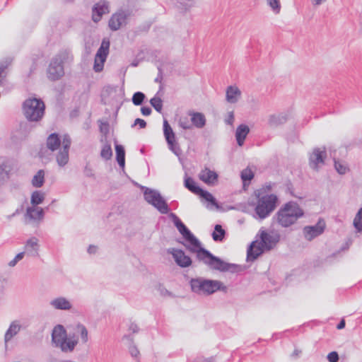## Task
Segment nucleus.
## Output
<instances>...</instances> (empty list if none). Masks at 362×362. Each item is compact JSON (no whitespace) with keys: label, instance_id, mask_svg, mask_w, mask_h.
<instances>
[{"label":"nucleus","instance_id":"f257e3e1","mask_svg":"<svg viewBox=\"0 0 362 362\" xmlns=\"http://www.w3.org/2000/svg\"><path fill=\"white\" fill-rule=\"evenodd\" d=\"M169 217L171 218L174 226H176L185 240V243L180 241V243L184 245L190 252L196 253L197 259L199 261H202L204 264L209 266L212 270L231 272H237L239 265L233 264V263H227V262H225V260H223L221 257H216V255H214L209 250L203 247L199 238L194 236V233L182 222L180 218L177 217L175 213H170Z\"/></svg>","mask_w":362,"mask_h":362},{"label":"nucleus","instance_id":"f03ea898","mask_svg":"<svg viewBox=\"0 0 362 362\" xmlns=\"http://www.w3.org/2000/svg\"><path fill=\"white\" fill-rule=\"evenodd\" d=\"M258 235L259 241L255 240L247 249V261H254L264 251H270L274 247H276L280 240V235L278 232L269 233V232L264 231V230H260Z\"/></svg>","mask_w":362,"mask_h":362},{"label":"nucleus","instance_id":"7ed1b4c3","mask_svg":"<svg viewBox=\"0 0 362 362\" xmlns=\"http://www.w3.org/2000/svg\"><path fill=\"white\" fill-rule=\"evenodd\" d=\"M305 212L297 202L291 200L281 205L278 211L273 216V219L284 228L293 226L299 218L304 216Z\"/></svg>","mask_w":362,"mask_h":362},{"label":"nucleus","instance_id":"20e7f679","mask_svg":"<svg viewBox=\"0 0 362 362\" xmlns=\"http://www.w3.org/2000/svg\"><path fill=\"white\" fill-rule=\"evenodd\" d=\"M52 343L55 346L60 348L62 351H73L78 341L74 334L73 336H71V334L68 336L64 325L58 324L55 325L52 331Z\"/></svg>","mask_w":362,"mask_h":362},{"label":"nucleus","instance_id":"39448f33","mask_svg":"<svg viewBox=\"0 0 362 362\" xmlns=\"http://www.w3.org/2000/svg\"><path fill=\"white\" fill-rule=\"evenodd\" d=\"M45 103L41 98H27L22 108L24 116L29 122H40L45 114Z\"/></svg>","mask_w":362,"mask_h":362},{"label":"nucleus","instance_id":"423d86ee","mask_svg":"<svg viewBox=\"0 0 362 362\" xmlns=\"http://www.w3.org/2000/svg\"><path fill=\"white\" fill-rule=\"evenodd\" d=\"M257 201L255 206V217L259 218H265L275 210L278 197L275 194H267V195L260 196L257 194Z\"/></svg>","mask_w":362,"mask_h":362},{"label":"nucleus","instance_id":"0eeeda50","mask_svg":"<svg viewBox=\"0 0 362 362\" xmlns=\"http://www.w3.org/2000/svg\"><path fill=\"white\" fill-rule=\"evenodd\" d=\"M189 285L192 292L199 293V294H212V293L225 289L223 284L216 279H206V278L198 277L192 278L189 281Z\"/></svg>","mask_w":362,"mask_h":362},{"label":"nucleus","instance_id":"6e6552de","mask_svg":"<svg viewBox=\"0 0 362 362\" xmlns=\"http://www.w3.org/2000/svg\"><path fill=\"white\" fill-rule=\"evenodd\" d=\"M70 53L68 51H61L57 53L50 61L47 67V77L49 80H59L64 74V63L69 58Z\"/></svg>","mask_w":362,"mask_h":362},{"label":"nucleus","instance_id":"1a4fd4ad","mask_svg":"<svg viewBox=\"0 0 362 362\" xmlns=\"http://www.w3.org/2000/svg\"><path fill=\"white\" fill-rule=\"evenodd\" d=\"M141 188L144 192V198L148 204L153 205L161 214L169 213L170 206L165 199L162 197L161 192L147 186H141Z\"/></svg>","mask_w":362,"mask_h":362},{"label":"nucleus","instance_id":"9d476101","mask_svg":"<svg viewBox=\"0 0 362 362\" xmlns=\"http://www.w3.org/2000/svg\"><path fill=\"white\" fill-rule=\"evenodd\" d=\"M184 185L187 189L191 191V192L195 193V194H199L202 199H205L208 202H210L211 205H214L216 207H218V202L216 199L214 198V195L211 194V192H207V190H204L202 187L197 185L196 181H194L192 177H185L184 180Z\"/></svg>","mask_w":362,"mask_h":362},{"label":"nucleus","instance_id":"9b49d317","mask_svg":"<svg viewBox=\"0 0 362 362\" xmlns=\"http://www.w3.org/2000/svg\"><path fill=\"white\" fill-rule=\"evenodd\" d=\"M110 41L108 38H103L101 45L99 47L95 57L93 69L95 72H100L104 67L107 54L110 53Z\"/></svg>","mask_w":362,"mask_h":362},{"label":"nucleus","instance_id":"f8f14e48","mask_svg":"<svg viewBox=\"0 0 362 362\" xmlns=\"http://www.w3.org/2000/svg\"><path fill=\"white\" fill-rule=\"evenodd\" d=\"M163 130L168 143V147L175 155H180L182 153L179 143L177 142L176 135L173 131L172 126L170 125L168 119H165L163 123Z\"/></svg>","mask_w":362,"mask_h":362},{"label":"nucleus","instance_id":"ddd939ff","mask_svg":"<svg viewBox=\"0 0 362 362\" xmlns=\"http://www.w3.org/2000/svg\"><path fill=\"white\" fill-rule=\"evenodd\" d=\"M130 16V10H123V8L118 10L116 13L112 14L108 22L109 28L112 31H117L122 26L127 25Z\"/></svg>","mask_w":362,"mask_h":362},{"label":"nucleus","instance_id":"4468645a","mask_svg":"<svg viewBox=\"0 0 362 362\" xmlns=\"http://www.w3.org/2000/svg\"><path fill=\"white\" fill-rule=\"evenodd\" d=\"M326 229V223L323 218H319L318 221L314 226H305L303 228V234L304 238L307 240H313V239L319 237L320 234L325 232Z\"/></svg>","mask_w":362,"mask_h":362},{"label":"nucleus","instance_id":"2eb2a0df","mask_svg":"<svg viewBox=\"0 0 362 362\" xmlns=\"http://www.w3.org/2000/svg\"><path fill=\"white\" fill-rule=\"evenodd\" d=\"M327 156V152L325 146L322 149L320 148H314L312 153L309 154V165L315 170H319L321 165L325 164V160Z\"/></svg>","mask_w":362,"mask_h":362},{"label":"nucleus","instance_id":"dca6fc26","mask_svg":"<svg viewBox=\"0 0 362 362\" xmlns=\"http://www.w3.org/2000/svg\"><path fill=\"white\" fill-rule=\"evenodd\" d=\"M168 252L172 254L173 257L174 258L177 265L180 266V267H187V266H190L192 264V260L189 255H186L184 250L182 249H169Z\"/></svg>","mask_w":362,"mask_h":362},{"label":"nucleus","instance_id":"f3484780","mask_svg":"<svg viewBox=\"0 0 362 362\" xmlns=\"http://www.w3.org/2000/svg\"><path fill=\"white\" fill-rule=\"evenodd\" d=\"M110 12L109 4L106 0H100L93 5L92 8V19L95 22H98L102 18L104 13Z\"/></svg>","mask_w":362,"mask_h":362},{"label":"nucleus","instance_id":"a211bd4d","mask_svg":"<svg viewBox=\"0 0 362 362\" xmlns=\"http://www.w3.org/2000/svg\"><path fill=\"white\" fill-rule=\"evenodd\" d=\"M199 178L204 182V183H206V185L214 186L218 182V175L216 171H213V170H210L208 167H205V168L202 170L199 173Z\"/></svg>","mask_w":362,"mask_h":362},{"label":"nucleus","instance_id":"6ab92c4d","mask_svg":"<svg viewBox=\"0 0 362 362\" xmlns=\"http://www.w3.org/2000/svg\"><path fill=\"white\" fill-rule=\"evenodd\" d=\"M39 248L40 244L37 238H28L24 245L25 253L28 255V256H33V257L39 256Z\"/></svg>","mask_w":362,"mask_h":362},{"label":"nucleus","instance_id":"aec40b11","mask_svg":"<svg viewBox=\"0 0 362 362\" xmlns=\"http://www.w3.org/2000/svg\"><path fill=\"white\" fill-rule=\"evenodd\" d=\"M188 114L191 117L192 127L194 126L197 128H203L206 126V118L202 112L190 111Z\"/></svg>","mask_w":362,"mask_h":362},{"label":"nucleus","instance_id":"412c9836","mask_svg":"<svg viewBox=\"0 0 362 362\" xmlns=\"http://www.w3.org/2000/svg\"><path fill=\"white\" fill-rule=\"evenodd\" d=\"M49 305L57 310H70L72 307L71 301H69L66 297L63 296L53 298L49 302Z\"/></svg>","mask_w":362,"mask_h":362},{"label":"nucleus","instance_id":"4be33fe9","mask_svg":"<svg viewBox=\"0 0 362 362\" xmlns=\"http://www.w3.org/2000/svg\"><path fill=\"white\" fill-rule=\"evenodd\" d=\"M241 96L242 92L238 86H229L227 87L226 97L228 103L234 104V103L238 101Z\"/></svg>","mask_w":362,"mask_h":362},{"label":"nucleus","instance_id":"5701e85b","mask_svg":"<svg viewBox=\"0 0 362 362\" xmlns=\"http://www.w3.org/2000/svg\"><path fill=\"white\" fill-rule=\"evenodd\" d=\"M250 131V129L249 126L245 125V124H241V125L237 127L235 138L237 144L239 145V146H243L244 141H245L246 136H247Z\"/></svg>","mask_w":362,"mask_h":362},{"label":"nucleus","instance_id":"b1692460","mask_svg":"<svg viewBox=\"0 0 362 362\" xmlns=\"http://www.w3.org/2000/svg\"><path fill=\"white\" fill-rule=\"evenodd\" d=\"M25 216H28L30 218H33V220H42L45 216V211L40 206L32 205L27 208Z\"/></svg>","mask_w":362,"mask_h":362},{"label":"nucleus","instance_id":"393cba45","mask_svg":"<svg viewBox=\"0 0 362 362\" xmlns=\"http://www.w3.org/2000/svg\"><path fill=\"white\" fill-rule=\"evenodd\" d=\"M61 144L62 139L57 132H52V134L48 136L47 139V148L52 151H55V150H57V148L60 147Z\"/></svg>","mask_w":362,"mask_h":362},{"label":"nucleus","instance_id":"a878e982","mask_svg":"<svg viewBox=\"0 0 362 362\" xmlns=\"http://www.w3.org/2000/svg\"><path fill=\"white\" fill-rule=\"evenodd\" d=\"M287 119L288 116L286 113H274L269 116L268 123L269 126L276 127L279 126V124H283V123H286Z\"/></svg>","mask_w":362,"mask_h":362},{"label":"nucleus","instance_id":"bb28decb","mask_svg":"<svg viewBox=\"0 0 362 362\" xmlns=\"http://www.w3.org/2000/svg\"><path fill=\"white\" fill-rule=\"evenodd\" d=\"M21 329V324L18 323V322H16V320L10 324L4 335V342L6 344L8 343V341H9V340H11L12 337H15V335H16V334L20 332Z\"/></svg>","mask_w":362,"mask_h":362},{"label":"nucleus","instance_id":"cd10ccee","mask_svg":"<svg viewBox=\"0 0 362 362\" xmlns=\"http://www.w3.org/2000/svg\"><path fill=\"white\" fill-rule=\"evenodd\" d=\"M56 159L59 166L66 165L69 160V154H68V153L66 152L64 144H62V147L59 150V153L57 154Z\"/></svg>","mask_w":362,"mask_h":362},{"label":"nucleus","instance_id":"c85d7f7f","mask_svg":"<svg viewBox=\"0 0 362 362\" xmlns=\"http://www.w3.org/2000/svg\"><path fill=\"white\" fill-rule=\"evenodd\" d=\"M115 151H116V160L119 164V165L124 168L125 166V150L123 146L121 144L115 145Z\"/></svg>","mask_w":362,"mask_h":362},{"label":"nucleus","instance_id":"c756f323","mask_svg":"<svg viewBox=\"0 0 362 362\" xmlns=\"http://www.w3.org/2000/svg\"><path fill=\"white\" fill-rule=\"evenodd\" d=\"M226 231L221 225H216L214 230L212 232V238L216 242H221L226 237Z\"/></svg>","mask_w":362,"mask_h":362},{"label":"nucleus","instance_id":"7c9ffc66","mask_svg":"<svg viewBox=\"0 0 362 362\" xmlns=\"http://www.w3.org/2000/svg\"><path fill=\"white\" fill-rule=\"evenodd\" d=\"M45 199V192H40V190H35L31 194L30 203L32 205L38 206L39 204L43 202Z\"/></svg>","mask_w":362,"mask_h":362},{"label":"nucleus","instance_id":"2f4dec72","mask_svg":"<svg viewBox=\"0 0 362 362\" xmlns=\"http://www.w3.org/2000/svg\"><path fill=\"white\" fill-rule=\"evenodd\" d=\"M45 182V171L39 170L32 179V184L35 187L42 186Z\"/></svg>","mask_w":362,"mask_h":362},{"label":"nucleus","instance_id":"473e14b6","mask_svg":"<svg viewBox=\"0 0 362 362\" xmlns=\"http://www.w3.org/2000/svg\"><path fill=\"white\" fill-rule=\"evenodd\" d=\"M353 225L358 232H362V206L354 218Z\"/></svg>","mask_w":362,"mask_h":362},{"label":"nucleus","instance_id":"72a5a7b5","mask_svg":"<svg viewBox=\"0 0 362 362\" xmlns=\"http://www.w3.org/2000/svg\"><path fill=\"white\" fill-rule=\"evenodd\" d=\"M187 2H184V1H180L177 7L181 12H187V11H190L191 8L194 6L195 0L188 1Z\"/></svg>","mask_w":362,"mask_h":362},{"label":"nucleus","instance_id":"f704fd0d","mask_svg":"<svg viewBox=\"0 0 362 362\" xmlns=\"http://www.w3.org/2000/svg\"><path fill=\"white\" fill-rule=\"evenodd\" d=\"M100 156L105 160L111 159L112 156V148L111 144L106 143L101 149Z\"/></svg>","mask_w":362,"mask_h":362},{"label":"nucleus","instance_id":"c9c22d12","mask_svg":"<svg viewBox=\"0 0 362 362\" xmlns=\"http://www.w3.org/2000/svg\"><path fill=\"white\" fill-rule=\"evenodd\" d=\"M151 105L154 107L157 112H162L163 107V99L158 95H155L150 100Z\"/></svg>","mask_w":362,"mask_h":362},{"label":"nucleus","instance_id":"e433bc0d","mask_svg":"<svg viewBox=\"0 0 362 362\" xmlns=\"http://www.w3.org/2000/svg\"><path fill=\"white\" fill-rule=\"evenodd\" d=\"M146 95L144 93L136 92L133 94L132 101L134 105H141L145 100Z\"/></svg>","mask_w":362,"mask_h":362},{"label":"nucleus","instance_id":"4c0bfd02","mask_svg":"<svg viewBox=\"0 0 362 362\" xmlns=\"http://www.w3.org/2000/svg\"><path fill=\"white\" fill-rule=\"evenodd\" d=\"M77 329L81 334V338L82 341L83 343H86V341H88V331L86 327H85L83 324H78Z\"/></svg>","mask_w":362,"mask_h":362},{"label":"nucleus","instance_id":"58836bf2","mask_svg":"<svg viewBox=\"0 0 362 362\" xmlns=\"http://www.w3.org/2000/svg\"><path fill=\"white\" fill-rule=\"evenodd\" d=\"M255 174L250 168H245L241 173V177L243 183H245L247 180L250 182L251 179L254 178Z\"/></svg>","mask_w":362,"mask_h":362},{"label":"nucleus","instance_id":"ea45409f","mask_svg":"<svg viewBox=\"0 0 362 362\" xmlns=\"http://www.w3.org/2000/svg\"><path fill=\"white\" fill-rule=\"evenodd\" d=\"M334 167L338 173L345 174L348 170V167L346 165H343L340 160H337V159H334Z\"/></svg>","mask_w":362,"mask_h":362},{"label":"nucleus","instance_id":"a19ab883","mask_svg":"<svg viewBox=\"0 0 362 362\" xmlns=\"http://www.w3.org/2000/svg\"><path fill=\"white\" fill-rule=\"evenodd\" d=\"M178 124L183 129H190L192 128V121H189L187 117H181L178 122Z\"/></svg>","mask_w":362,"mask_h":362},{"label":"nucleus","instance_id":"79ce46f5","mask_svg":"<svg viewBox=\"0 0 362 362\" xmlns=\"http://www.w3.org/2000/svg\"><path fill=\"white\" fill-rule=\"evenodd\" d=\"M62 144H64L66 153H69L71 146V139L70 135L65 134L63 136Z\"/></svg>","mask_w":362,"mask_h":362},{"label":"nucleus","instance_id":"37998d69","mask_svg":"<svg viewBox=\"0 0 362 362\" xmlns=\"http://www.w3.org/2000/svg\"><path fill=\"white\" fill-rule=\"evenodd\" d=\"M8 65L6 62H1L0 63V83H1L4 78H5L6 76V69L8 68Z\"/></svg>","mask_w":362,"mask_h":362},{"label":"nucleus","instance_id":"c03bdc74","mask_svg":"<svg viewBox=\"0 0 362 362\" xmlns=\"http://www.w3.org/2000/svg\"><path fill=\"white\" fill-rule=\"evenodd\" d=\"M327 358L329 362H338L339 359V356L337 351H332L327 356Z\"/></svg>","mask_w":362,"mask_h":362},{"label":"nucleus","instance_id":"a18cd8bd","mask_svg":"<svg viewBox=\"0 0 362 362\" xmlns=\"http://www.w3.org/2000/svg\"><path fill=\"white\" fill-rule=\"evenodd\" d=\"M268 4L275 12H279L281 8L279 0H268Z\"/></svg>","mask_w":362,"mask_h":362},{"label":"nucleus","instance_id":"49530a36","mask_svg":"<svg viewBox=\"0 0 362 362\" xmlns=\"http://www.w3.org/2000/svg\"><path fill=\"white\" fill-rule=\"evenodd\" d=\"M235 121V113L233 111H230L228 112V116L226 119H225V122L227 124H233Z\"/></svg>","mask_w":362,"mask_h":362},{"label":"nucleus","instance_id":"de8ad7c7","mask_svg":"<svg viewBox=\"0 0 362 362\" xmlns=\"http://www.w3.org/2000/svg\"><path fill=\"white\" fill-rule=\"evenodd\" d=\"M129 353L132 357H137L138 354H139V351L135 344H132V346H129Z\"/></svg>","mask_w":362,"mask_h":362},{"label":"nucleus","instance_id":"09e8293b","mask_svg":"<svg viewBox=\"0 0 362 362\" xmlns=\"http://www.w3.org/2000/svg\"><path fill=\"white\" fill-rule=\"evenodd\" d=\"M136 124H139L140 128H145L147 126V122L144 119H136L133 126H136Z\"/></svg>","mask_w":362,"mask_h":362},{"label":"nucleus","instance_id":"8fccbe9b","mask_svg":"<svg viewBox=\"0 0 362 362\" xmlns=\"http://www.w3.org/2000/svg\"><path fill=\"white\" fill-rule=\"evenodd\" d=\"M6 177H8V173L6 170V167H4V165H0V182L1 180H4Z\"/></svg>","mask_w":362,"mask_h":362},{"label":"nucleus","instance_id":"3c124183","mask_svg":"<svg viewBox=\"0 0 362 362\" xmlns=\"http://www.w3.org/2000/svg\"><path fill=\"white\" fill-rule=\"evenodd\" d=\"M141 111L144 115H150V114L152 112L151 107L148 106L141 107Z\"/></svg>","mask_w":362,"mask_h":362},{"label":"nucleus","instance_id":"603ef678","mask_svg":"<svg viewBox=\"0 0 362 362\" xmlns=\"http://www.w3.org/2000/svg\"><path fill=\"white\" fill-rule=\"evenodd\" d=\"M129 329L132 332H139V327H138L136 323H133V322H132L129 325Z\"/></svg>","mask_w":362,"mask_h":362},{"label":"nucleus","instance_id":"864d4df0","mask_svg":"<svg viewBox=\"0 0 362 362\" xmlns=\"http://www.w3.org/2000/svg\"><path fill=\"white\" fill-rule=\"evenodd\" d=\"M48 362H77V361H73V360H58V358H55V357H51V358H49Z\"/></svg>","mask_w":362,"mask_h":362},{"label":"nucleus","instance_id":"5fc2aeb1","mask_svg":"<svg viewBox=\"0 0 362 362\" xmlns=\"http://www.w3.org/2000/svg\"><path fill=\"white\" fill-rule=\"evenodd\" d=\"M84 173L87 177H93V173L91 170V168H89L88 165H86L84 168Z\"/></svg>","mask_w":362,"mask_h":362},{"label":"nucleus","instance_id":"6e6d98bb","mask_svg":"<svg viewBox=\"0 0 362 362\" xmlns=\"http://www.w3.org/2000/svg\"><path fill=\"white\" fill-rule=\"evenodd\" d=\"M97 251V246L95 245H89L88 248V252L89 253H95Z\"/></svg>","mask_w":362,"mask_h":362},{"label":"nucleus","instance_id":"4d7b16f0","mask_svg":"<svg viewBox=\"0 0 362 362\" xmlns=\"http://www.w3.org/2000/svg\"><path fill=\"white\" fill-rule=\"evenodd\" d=\"M158 76L155 79L156 82H161V81L163 80V74L160 67H158Z\"/></svg>","mask_w":362,"mask_h":362},{"label":"nucleus","instance_id":"13d9d810","mask_svg":"<svg viewBox=\"0 0 362 362\" xmlns=\"http://www.w3.org/2000/svg\"><path fill=\"white\" fill-rule=\"evenodd\" d=\"M25 254V249H24L23 252H18V254H17V255H16V262H18V261H20V259H22V258H23V257H24Z\"/></svg>","mask_w":362,"mask_h":362},{"label":"nucleus","instance_id":"bf43d9fd","mask_svg":"<svg viewBox=\"0 0 362 362\" xmlns=\"http://www.w3.org/2000/svg\"><path fill=\"white\" fill-rule=\"evenodd\" d=\"M346 326V322L344 319H341V320L337 325V329H343V327H345Z\"/></svg>","mask_w":362,"mask_h":362},{"label":"nucleus","instance_id":"052dcab7","mask_svg":"<svg viewBox=\"0 0 362 362\" xmlns=\"http://www.w3.org/2000/svg\"><path fill=\"white\" fill-rule=\"evenodd\" d=\"M100 130L101 132H108V124H105L104 126H100Z\"/></svg>","mask_w":362,"mask_h":362},{"label":"nucleus","instance_id":"680f3d73","mask_svg":"<svg viewBox=\"0 0 362 362\" xmlns=\"http://www.w3.org/2000/svg\"><path fill=\"white\" fill-rule=\"evenodd\" d=\"M16 264H17L16 257H15L13 259H12V260H11L8 262V265H10V266H15V265H16Z\"/></svg>","mask_w":362,"mask_h":362},{"label":"nucleus","instance_id":"e2e57ef3","mask_svg":"<svg viewBox=\"0 0 362 362\" xmlns=\"http://www.w3.org/2000/svg\"><path fill=\"white\" fill-rule=\"evenodd\" d=\"M325 0H313V3L315 5V6H319V4H322V3H323V1H325Z\"/></svg>","mask_w":362,"mask_h":362},{"label":"nucleus","instance_id":"0e129e2a","mask_svg":"<svg viewBox=\"0 0 362 362\" xmlns=\"http://www.w3.org/2000/svg\"><path fill=\"white\" fill-rule=\"evenodd\" d=\"M300 351H299V350H294L292 354V356H299Z\"/></svg>","mask_w":362,"mask_h":362},{"label":"nucleus","instance_id":"69168bd1","mask_svg":"<svg viewBox=\"0 0 362 362\" xmlns=\"http://www.w3.org/2000/svg\"><path fill=\"white\" fill-rule=\"evenodd\" d=\"M123 337H126L127 339H129V340H131L132 341H133L134 339L133 337L130 336V334H126Z\"/></svg>","mask_w":362,"mask_h":362},{"label":"nucleus","instance_id":"338daca9","mask_svg":"<svg viewBox=\"0 0 362 362\" xmlns=\"http://www.w3.org/2000/svg\"><path fill=\"white\" fill-rule=\"evenodd\" d=\"M213 357H211L210 358H205V360L203 361V362H212Z\"/></svg>","mask_w":362,"mask_h":362},{"label":"nucleus","instance_id":"774afa93","mask_svg":"<svg viewBox=\"0 0 362 362\" xmlns=\"http://www.w3.org/2000/svg\"><path fill=\"white\" fill-rule=\"evenodd\" d=\"M137 62H136V61H134V62H132V66H137Z\"/></svg>","mask_w":362,"mask_h":362}]
</instances>
